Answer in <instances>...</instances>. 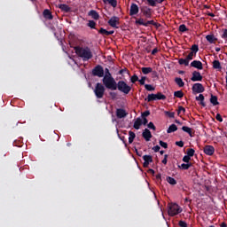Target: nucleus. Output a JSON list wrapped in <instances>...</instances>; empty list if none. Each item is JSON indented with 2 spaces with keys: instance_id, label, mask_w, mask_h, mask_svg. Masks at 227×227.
Returning a JSON list of instances; mask_svg holds the SVG:
<instances>
[{
  "instance_id": "obj_17",
  "label": "nucleus",
  "mask_w": 227,
  "mask_h": 227,
  "mask_svg": "<svg viewBox=\"0 0 227 227\" xmlns=\"http://www.w3.org/2000/svg\"><path fill=\"white\" fill-rule=\"evenodd\" d=\"M142 137H144V139L145 141H150L153 137L152 136V132L150 131V129H145L143 133H142Z\"/></svg>"
},
{
  "instance_id": "obj_46",
  "label": "nucleus",
  "mask_w": 227,
  "mask_h": 227,
  "mask_svg": "<svg viewBox=\"0 0 227 227\" xmlns=\"http://www.w3.org/2000/svg\"><path fill=\"white\" fill-rule=\"evenodd\" d=\"M181 113H183V114H185V108L184 106L178 107V110H177L178 116H180Z\"/></svg>"
},
{
  "instance_id": "obj_29",
  "label": "nucleus",
  "mask_w": 227,
  "mask_h": 227,
  "mask_svg": "<svg viewBox=\"0 0 227 227\" xmlns=\"http://www.w3.org/2000/svg\"><path fill=\"white\" fill-rule=\"evenodd\" d=\"M175 82L176 84H177V86H179V88H184L185 86V83L184 82V80H182V78L176 77Z\"/></svg>"
},
{
  "instance_id": "obj_38",
  "label": "nucleus",
  "mask_w": 227,
  "mask_h": 227,
  "mask_svg": "<svg viewBox=\"0 0 227 227\" xmlns=\"http://www.w3.org/2000/svg\"><path fill=\"white\" fill-rule=\"evenodd\" d=\"M100 35H103V36H109V31L106 30V28L101 27L98 31Z\"/></svg>"
},
{
  "instance_id": "obj_25",
  "label": "nucleus",
  "mask_w": 227,
  "mask_h": 227,
  "mask_svg": "<svg viewBox=\"0 0 227 227\" xmlns=\"http://www.w3.org/2000/svg\"><path fill=\"white\" fill-rule=\"evenodd\" d=\"M149 6H153L155 7L157 6V3L158 4H161V3H164V0H146Z\"/></svg>"
},
{
  "instance_id": "obj_5",
  "label": "nucleus",
  "mask_w": 227,
  "mask_h": 227,
  "mask_svg": "<svg viewBox=\"0 0 227 227\" xmlns=\"http://www.w3.org/2000/svg\"><path fill=\"white\" fill-rule=\"evenodd\" d=\"M95 96L98 98H104V94L106 93V87L100 82H98L94 89Z\"/></svg>"
},
{
  "instance_id": "obj_15",
  "label": "nucleus",
  "mask_w": 227,
  "mask_h": 227,
  "mask_svg": "<svg viewBox=\"0 0 227 227\" xmlns=\"http://www.w3.org/2000/svg\"><path fill=\"white\" fill-rule=\"evenodd\" d=\"M143 159H144V163H143L144 168H148V166H150V163L153 162V158L152 157V155H144Z\"/></svg>"
},
{
  "instance_id": "obj_47",
  "label": "nucleus",
  "mask_w": 227,
  "mask_h": 227,
  "mask_svg": "<svg viewBox=\"0 0 227 227\" xmlns=\"http://www.w3.org/2000/svg\"><path fill=\"white\" fill-rule=\"evenodd\" d=\"M194 56H196V54H194L192 51H191V52L187 55L186 59H187L188 61H192V59H193Z\"/></svg>"
},
{
  "instance_id": "obj_28",
  "label": "nucleus",
  "mask_w": 227,
  "mask_h": 227,
  "mask_svg": "<svg viewBox=\"0 0 227 227\" xmlns=\"http://www.w3.org/2000/svg\"><path fill=\"white\" fill-rule=\"evenodd\" d=\"M179 169L187 170L189 168H192V163H182L178 165Z\"/></svg>"
},
{
  "instance_id": "obj_62",
  "label": "nucleus",
  "mask_w": 227,
  "mask_h": 227,
  "mask_svg": "<svg viewBox=\"0 0 227 227\" xmlns=\"http://www.w3.org/2000/svg\"><path fill=\"white\" fill-rule=\"evenodd\" d=\"M147 173H150L151 175H155V170H153V168H149L147 170Z\"/></svg>"
},
{
  "instance_id": "obj_61",
  "label": "nucleus",
  "mask_w": 227,
  "mask_h": 227,
  "mask_svg": "<svg viewBox=\"0 0 227 227\" xmlns=\"http://www.w3.org/2000/svg\"><path fill=\"white\" fill-rule=\"evenodd\" d=\"M157 52H159V49H158V48H154V49L152 51V55H153V56H155V54H157Z\"/></svg>"
},
{
  "instance_id": "obj_6",
  "label": "nucleus",
  "mask_w": 227,
  "mask_h": 227,
  "mask_svg": "<svg viewBox=\"0 0 227 227\" xmlns=\"http://www.w3.org/2000/svg\"><path fill=\"white\" fill-rule=\"evenodd\" d=\"M145 102H153L154 100H166V95L161 92L157 94H149L147 98H145Z\"/></svg>"
},
{
  "instance_id": "obj_19",
  "label": "nucleus",
  "mask_w": 227,
  "mask_h": 227,
  "mask_svg": "<svg viewBox=\"0 0 227 227\" xmlns=\"http://www.w3.org/2000/svg\"><path fill=\"white\" fill-rule=\"evenodd\" d=\"M195 99L197 100V102H200L199 104L200 106H202V107L207 106V104L205 103V96H203V94H200L195 98Z\"/></svg>"
},
{
  "instance_id": "obj_26",
  "label": "nucleus",
  "mask_w": 227,
  "mask_h": 227,
  "mask_svg": "<svg viewBox=\"0 0 227 227\" xmlns=\"http://www.w3.org/2000/svg\"><path fill=\"white\" fill-rule=\"evenodd\" d=\"M206 40L208 42V43H215L217 38L212 34V35H207L206 36Z\"/></svg>"
},
{
  "instance_id": "obj_1",
  "label": "nucleus",
  "mask_w": 227,
  "mask_h": 227,
  "mask_svg": "<svg viewBox=\"0 0 227 227\" xmlns=\"http://www.w3.org/2000/svg\"><path fill=\"white\" fill-rule=\"evenodd\" d=\"M108 90L111 91H116L119 90L121 93H124V95H129L132 90V87L125 82V81H119L116 82V80L108 87Z\"/></svg>"
},
{
  "instance_id": "obj_7",
  "label": "nucleus",
  "mask_w": 227,
  "mask_h": 227,
  "mask_svg": "<svg viewBox=\"0 0 227 227\" xmlns=\"http://www.w3.org/2000/svg\"><path fill=\"white\" fill-rule=\"evenodd\" d=\"M104 67L100 65H97L96 67H94V68L92 69V75L93 77H104Z\"/></svg>"
},
{
  "instance_id": "obj_37",
  "label": "nucleus",
  "mask_w": 227,
  "mask_h": 227,
  "mask_svg": "<svg viewBox=\"0 0 227 227\" xmlns=\"http://www.w3.org/2000/svg\"><path fill=\"white\" fill-rule=\"evenodd\" d=\"M194 153H196V151L194 149H192V148H189L186 151V155L188 157H194Z\"/></svg>"
},
{
  "instance_id": "obj_57",
  "label": "nucleus",
  "mask_w": 227,
  "mask_h": 227,
  "mask_svg": "<svg viewBox=\"0 0 227 227\" xmlns=\"http://www.w3.org/2000/svg\"><path fill=\"white\" fill-rule=\"evenodd\" d=\"M146 116H150V111H145L142 114V118H146Z\"/></svg>"
},
{
  "instance_id": "obj_43",
  "label": "nucleus",
  "mask_w": 227,
  "mask_h": 227,
  "mask_svg": "<svg viewBox=\"0 0 227 227\" xmlns=\"http://www.w3.org/2000/svg\"><path fill=\"white\" fill-rule=\"evenodd\" d=\"M191 51L192 52H193L194 54H197L198 51H200V47L198 46V44H193L191 47Z\"/></svg>"
},
{
  "instance_id": "obj_16",
  "label": "nucleus",
  "mask_w": 227,
  "mask_h": 227,
  "mask_svg": "<svg viewBox=\"0 0 227 227\" xmlns=\"http://www.w3.org/2000/svg\"><path fill=\"white\" fill-rule=\"evenodd\" d=\"M127 111H125V109L123 108H117L116 109V116L117 118H119V120H121V118H126L127 116Z\"/></svg>"
},
{
  "instance_id": "obj_23",
  "label": "nucleus",
  "mask_w": 227,
  "mask_h": 227,
  "mask_svg": "<svg viewBox=\"0 0 227 227\" xmlns=\"http://www.w3.org/2000/svg\"><path fill=\"white\" fill-rule=\"evenodd\" d=\"M43 15L44 19H47L48 20H52V19L54 18L52 16V12H51V11L49 9H45L43 12Z\"/></svg>"
},
{
  "instance_id": "obj_2",
  "label": "nucleus",
  "mask_w": 227,
  "mask_h": 227,
  "mask_svg": "<svg viewBox=\"0 0 227 227\" xmlns=\"http://www.w3.org/2000/svg\"><path fill=\"white\" fill-rule=\"evenodd\" d=\"M75 54L82 58V61H90L93 58V52H91V49L90 47H74Z\"/></svg>"
},
{
  "instance_id": "obj_63",
  "label": "nucleus",
  "mask_w": 227,
  "mask_h": 227,
  "mask_svg": "<svg viewBox=\"0 0 227 227\" xmlns=\"http://www.w3.org/2000/svg\"><path fill=\"white\" fill-rule=\"evenodd\" d=\"M153 26L156 27V29H159V27H160L162 25H160V23L155 22Z\"/></svg>"
},
{
  "instance_id": "obj_27",
  "label": "nucleus",
  "mask_w": 227,
  "mask_h": 227,
  "mask_svg": "<svg viewBox=\"0 0 227 227\" xmlns=\"http://www.w3.org/2000/svg\"><path fill=\"white\" fill-rule=\"evenodd\" d=\"M178 130V127L176 124H171L167 129L168 134H171L173 132H176Z\"/></svg>"
},
{
  "instance_id": "obj_36",
  "label": "nucleus",
  "mask_w": 227,
  "mask_h": 227,
  "mask_svg": "<svg viewBox=\"0 0 227 227\" xmlns=\"http://www.w3.org/2000/svg\"><path fill=\"white\" fill-rule=\"evenodd\" d=\"M174 97H176V98H184V91L182 90L175 91Z\"/></svg>"
},
{
  "instance_id": "obj_52",
  "label": "nucleus",
  "mask_w": 227,
  "mask_h": 227,
  "mask_svg": "<svg viewBox=\"0 0 227 227\" xmlns=\"http://www.w3.org/2000/svg\"><path fill=\"white\" fill-rule=\"evenodd\" d=\"M176 145L179 146V148H184V141H176Z\"/></svg>"
},
{
  "instance_id": "obj_11",
  "label": "nucleus",
  "mask_w": 227,
  "mask_h": 227,
  "mask_svg": "<svg viewBox=\"0 0 227 227\" xmlns=\"http://www.w3.org/2000/svg\"><path fill=\"white\" fill-rule=\"evenodd\" d=\"M108 24L111 26V27H114L115 29H118V26H120V18L117 16L112 17L108 20Z\"/></svg>"
},
{
  "instance_id": "obj_54",
  "label": "nucleus",
  "mask_w": 227,
  "mask_h": 227,
  "mask_svg": "<svg viewBox=\"0 0 227 227\" xmlns=\"http://www.w3.org/2000/svg\"><path fill=\"white\" fill-rule=\"evenodd\" d=\"M179 226L180 227H187V223H185V221H179Z\"/></svg>"
},
{
  "instance_id": "obj_34",
  "label": "nucleus",
  "mask_w": 227,
  "mask_h": 227,
  "mask_svg": "<svg viewBox=\"0 0 227 227\" xmlns=\"http://www.w3.org/2000/svg\"><path fill=\"white\" fill-rule=\"evenodd\" d=\"M179 65H184V67H189V60L186 59H178Z\"/></svg>"
},
{
  "instance_id": "obj_21",
  "label": "nucleus",
  "mask_w": 227,
  "mask_h": 227,
  "mask_svg": "<svg viewBox=\"0 0 227 227\" xmlns=\"http://www.w3.org/2000/svg\"><path fill=\"white\" fill-rule=\"evenodd\" d=\"M59 8L61 12H65V13H70L72 12V8L65 4H59Z\"/></svg>"
},
{
  "instance_id": "obj_51",
  "label": "nucleus",
  "mask_w": 227,
  "mask_h": 227,
  "mask_svg": "<svg viewBox=\"0 0 227 227\" xmlns=\"http://www.w3.org/2000/svg\"><path fill=\"white\" fill-rule=\"evenodd\" d=\"M160 145L162 147V148H168V143L162 141V140H160Z\"/></svg>"
},
{
  "instance_id": "obj_8",
  "label": "nucleus",
  "mask_w": 227,
  "mask_h": 227,
  "mask_svg": "<svg viewBox=\"0 0 227 227\" xmlns=\"http://www.w3.org/2000/svg\"><path fill=\"white\" fill-rule=\"evenodd\" d=\"M140 12L143 14V17H145V19H150L153 13V11L152 8L143 5L140 7Z\"/></svg>"
},
{
  "instance_id": "obj_64",
  "label": "nucleus",
  "mask_w": 227,
  "mask_h": 227,
  "mask_svg": "<svg viewBox=\"0 0 227 227\" xmlns=\"http://www.w3.org/2000/svg\"><path fill=\"white\" fill-rule=\"evenodd\" d=\"M124 72H127V68L121 69V70L119 71V75H122V74H123Z\"/></svg>"
},
{
  "instance_id": "obj_44",
  "label": "nucleus",
  "mask_w": 227,
  "mask_h": 227,
  "mask_svg": "<svg viewBox=\"0 0 227 227\" xmlns=\"http://www.w3.org/2000/svg\"><path fill=\"white\" fill-rule=\"evenodd\" d=\"M145 88L147 91H155V87H153L152 84H145Z\"/></svg>"
},
{
  "instance_id": "obj_10",
  "label": "nucleus",
  "mask_w": 227,
  "mask_h": 227,
  "mask_svg": "<svg viewBox=\"0 0 227 227\" xmlns=\"http://www.w3.org/2000/svg\"><path fill=\"white\" fill-rule=\"evenodd\" d=\"M192 91L193 95H196V93H203L205 91V87H203V84L201 83H194L192 87Z\"/></svg>"
},
{
  "instance_id": "obj_50",
  "label": "nucleus",
  "mask_w": 227,
  "mask_h": 227,
  "mask_svg": "<svg viewBox=\"0 0 227 227\" xmlns=\"http://www.w3.org/2000/svg\"><path fill=\"white\" fill-rule=\"evenodd\" d=\"M146 81V76H142L138 82H140L141 86H145V82Z\"/></svg>"
},
{
  "instance_id": "obj_35",
  "label": "nucleus",
  "mask_w": 227,
  "mask_h": 227,
  "mask_svg": "<svg viewBox=\"0 0 227 227\" xmlns=\"http://www.w3.org/2000/svg\"><path fill=\"white\" fill-rule=\"evenodd\" d=\"M167 182L168 184H169L170 185H176V181L175 178L171 177V176H167Z\"/></svg>"
},
{
  "instance_id": "obj_59",
  "label": "nucleus",
  "mask_w": 227,
  "mask_h": 227,
  "mask_svg": "<svg viewBox=\"0 0 227 227\" xmlns=\"http://www.w3.org/2000/svg\"><path fill=\"white\" fill-rule=\"evenodd\" d=\"M143 121H142V125H148V119H146V117H142Z\"/></svg>"
},
{
  "instance_id": "obj_48",
  "label": "nucleus",
  "mask_w": 227,
  "mask_h": 227,
  "mask_svg": "<svg viewBox=\"0 0 227 227\" xmlns=\"http://www.w3.org/2000/svg\"><path fill=\"white\" fill-rule=\"evenodd\" d=\"M148 129H151V130H157V128L155 127V125L153 124V122L150 121L147 124Z\"/></svg>"
},
{
  "instance_id": "obj_56",
  "label": "nucleus",
  "mask_w": 227,
  "mask_h": 227,
  "mask_svg": "<svg viewBox=\"0 0 227 227\" xmlns=\"http://www.w3.org/2000/svg\"><path fill=\"white\" fill-rule=\"evenodd\" d=\"M109 95L112 98V99L114 100L118 94H116V92H109Z\"/></svg>"
},
{
  "instance_id": "obj_30",
  "label": "nucleus",
  "mask_w": 227,
  "mask_h": 227,
  "mask_svg": "<svg viewBox=\"0 0 227 227\" xmlns=\"http://www.w3.org/2000/svg\"><path fill=\"white\" fill-rule=\"evenodd\" d=\"M182 130L184 132H186L187 134H189L190 137H193V135H192V129L187 127V126H183L182 127Z\"/></svg>"
},
{
  "instance_id": "obj_45",
  "label": "nucleus",
  "mask_w": 227,
  "mask_h": 227,
  "mask_svg": "<svg viewBox=\"0 0 227 227\" xmlns=\"http://www.w3.org/2000/svg\"><path fill=\"white\" fill-rule=\"evenodd\" d=\"M95 26H97V23L94 20H89L88 27L90 29H95Z\"/></svg>"
},
{
  "instance_id": "obj_3",
  "label": "nucleus",
  "mask_w": 227,
  "mask_h": 227,
  "mask_svg": "<svg viewBox=\"0 0 227 227\" xmlns=\"http://www.w3.org/2000/svg\"><path fill=\"white\" fill-rule=\"evenodd\" d=\"M103 84L105 86V88H106V90L109 89V87L111 86V84H113L114 82V77H113V75L111 74V72L109 71V68H105V75L103 78Z\"/></svg>"
},
{
  "instance_id": "obj_33",
  "label": "nucleus",
  "mask_w": 227,
  "mask_h": 227,
  "mask_svg": "<svg viewBox=\"0 0 227 227\" xmlns=\"http://www.w3.org/2000/svg\"><path fill=\"white\" fill-rule=\"evenodd\" d=\"M210 103L213 106H219V101H217V96H214V95L211 94Z\"/></svg>"
},
{
  "instance_id": "obj_9",
  "label": "nucleus",
  "mask_w": 227,
  "mask_h": 227,
  "mask_svg": "<svg viewBox=\"0 0 227 227\" xmlns=\"http://www.w3.org/2000/svg\"><path fill=\"white\" fill-rule=\"evenodd\" d=\"M135 24L137 26H144L145 27H148V26H154L155 21L153 20H151L145 22V20L143 18H140L135 21Z\"/></svg>"
},
{
  "instance_id": "obj_18",
  "label": "nucleus",
  "mask_w": 227,
  "mask_h": 227,
  "mask_svg": "<svg viewBox=\"0 0 227 227\" xmlns=\"http://www.w3.org/2000/svg\"><path fill=\"white\" fill-rule=\"evenodd\" d=\"M191 67L197 68L198 70H203V63H201L200 60H193L191 63Z\"/></svg>"
},
{
  "instance_id": "obj_60",
  "label": "nucleus",
  "mask_w": 227,
  "mask_h": 227,
  "mask_svg": "<svg viewBox=\"0 0 227 227\" xmlns=\"http://www.w3.org/2000/svg\"><path fill=\"white\" fill-rule=\"evenodd\" d=\"M153 152L157 153V152H160V146L159 145H155L153 148Z\"/></svg>"
},
{
  "instance_id": "obj_12",
  "label": "nucleus",
  "mask_w": 227,
  "mask_h": 227,
  "mask_svg": "<svg viewBox=\"0 0 227 227\" xmlns=\"http://www.w3.org/2000/svg\"><path fill=\"white\" fill-rule=\"evenodd\" d=\"M191 81H192V82L203 81V76L201 75V73H200L199 71H193Z\"/></svg>"
},
{
  "instance_id": "obj_58",
  "label": "nucleus",
  "mask_w": 227,
  "mask_h": 227,
  "mask_svg": "<svg viewBox=\"0 0 227 227\" xmlns=\"http://www.w3.org/2000/svg\"><path fill=\"white\" fill-rule=\"evenodd\" d=\"M161 162H162V164H165V165L168 164V154L164 155V159L162 160Z\"/></svg>"
},
{
  "instance_id": "obj_24",
  "label": "nucleus",
  "mask_w": 227,
  "mask_h": 227,
  "mask_svg": "<svg viewBox=\"0 0 227 227\" xmlns=\"http://www.w3.org/2000/svg\"><path fill=\"white\" fill-rule=\"evenodd\" d=\"M105 4H110V6H113V8H116L118 6V1L117 0H102Z\"/></svg>"
},
{
  "instance_id": "obj_42",
  "label": "nucleus",
  "mask_w": 227,
  "mask_h": 227,
  "mask_svg": "<svg viewBox=\"0 0 227 227\" xmlns=\"http://www.w3.org/2000/svg\"><path fill=\"white\" fill-rule=\"evenodd\" d=\"M183 162L192 164V162H191V156H188V154L184 155L183 157Z\"/></svg>"
},
{
  "instance_id": "obj_49",
  "label": "nucleus",
  "mask_w": 227,
  "mask_h": 227,
  "mask_svg": "<svg viewBox=\"0 0 227 227\" xmlns=\"http://www.w3.org/2000/svg\"><path fill=\"white\" fill-rule=\"evenodd\" d=\"M165 114L167 116H168V118H175V112H168V111H166L165 112Z\"/></svg>"
},
{
  "instance_id": "obj_39",
  "label": "nucleus",
  "mask_w": 227,
  "mask_h": 227,
  "mask_svg": "<svg viewBox=\"0 0 227 227\" xmlns=\"http://www.w3.org/2000/svg\"><path fill=\"white\" fill-rule=\"evenodd\" d=\"M213 68L220 70V68H221V62H219V60H214L213 61Z\"/></svg>"
},
{
  "instance_id": "obj_4",
  "label": "nucleus",
  "mask_w": 227,
  "mask_h": 227,
  "mask_svg": "<svg viewBox=\"0 0 227 227\" xmlns=\"http://www.w3.org/2000/svg\"><path fill=\"white\" fill-rule=\"evenodd\" d=\"M168 214L170 215V217H175V215L182 214V208L176 203L168 204Z\"/></svg>"
},
{
  "instance_id": "obj_40",
  "label": "nucleus",
  "mask_w": 227,
  "mask_h": 227,
  "mask_svg": "<svg viewBox=\"0 0 227 227\" xmlns=\"http://www.w3.org/2000/svg\"><path fill=\"white\" fill-rule=\"evenodd\" d=\"M179 31L180 33H185V31H189V28H187V26H185V24H182L179 26Z\"/></svg>"
},
{
  "instance_id": "obj_41",
  "label": "nucleus",
  "mask_w": 227,
  "mask_h": 227,
  "mask_svg": "<svg viewBox=\"0 0 227 227\" xmlns=\"http://www.w3.org/2000/svg\"><path fill=\"white\" fill-rule=\"evenodd\" d=\"M137 81L139 82V77L137 74H133L130 77V82H132V84H136V82H137Z\"/></svg>"
},
{
  "instance_id": "obj_53",
  "label": "nucleus",
  "mask_w": 227,
  "mask_h": 227,
  "mask_svg": "<svg viewBox=\"0 0 227 227\" xmlns=\"http://www.w3.org/2000/svg\"><path fill=\"white\" fill-rule=\"evenodd\" d=\"M223 31L222 38H223V40H227V28L223 29Z\"/></svg>"
},
{
  "instance_id": "obj_31",
  "label": "nucleus",
  "mask_w": 227,
  "mask_h": 227,
  "mask_svg": "<svg viewBox=\"0 0 227 227\" xmlns=\"http://www.w3.org/2000/svg\"><path fill=\"white\" fill-rule=\"evenodd\" d=\"M129 143L132 145L134 143V139H136V133L134 131H129Z\"/></svg>"
},
{
  "instance_id": "obj_55",
  "label": "nucleus",
  "mask_w": 227,
  "mask_h": 227,
  "mask_svg": "<svg viewBox=\"0 0 227 227\" xmlns=\"http://www.w3.org/2000/svg\"><path fill=\"white\" fill-rule=\"evenodd\" d=\"M215 119L217 120V121H220V123H222V121H223V116H221L220 114H216Z\"/></svg>"
},
{
  "instance_id": "obj_13",
  "label": "nucleus",
  "mask_w": 227,
  "mask_h": 227,
  "mask_svg": "<svg viewBox=\"0 0 227 227\" xmlns=\"http://www.w3.org/2000/svg\"><path fill=\"white\" fill-rule=\"evenodd\" d=\"M204 153L206 155L212 156V155H214V153H215V148H214L213 145H206L204 147Z\"/></svg>"
},
{
  "instance_id": "obj_14",
  "label": "nucleus",
  "mask_w": 227,
  "mask_h": 227,
  "mask_svg": "<svg viewBox=\"0 0 227 227\" xmlns=\"http://www.w3.org/2000/svg\"><path fill=\"white\" fill-rule=\"evenodd\" d=\"M137 13H139V7L136 4H131L129 9L130 17H133V15H137Z\"/></svg>"
},
{
  "instance_id": "obj_20",
  "label": "nucleus",
  "mask_w": 227,
  "mask_h": 227,
  "mask_svg": "<svg viewBox=\"0 0 227 227\" xmlns=\"http://www.w3.org/2000/svg\"><path fill=\"white\" fill-rule=\"evenodd\" d=\"M89 17H91V19H94V20H98V19H100V15L98 14V12L95 10H90L88 12Z\"/></svg>"
},
{
  "instance_id": "obj_32",
  "label": "nucleus",
  "mask_w": 227,
  "mask_h": 227,
  "mask_svg": "<svg viewBox=\"0 0 227 227\" xmlns=\"http://www.w3.org/2000/svg\"><path fill=\"white\" fill-rule=\"evenodd\" d=\"M141 70L144 75H148V74H152L153 72L152 67H142Z\"/></svg>"
},
{
  "instance_id": "obj_22",
  "label": "nucleus",
  "mask_w": 227,
  "mask_h": 227,
  "mask_svg": "<svg viewBox=\"0 0 227 227\" xmlns=\"http://www.w3.org/2000/svg\"><path fill=\"white\" fill-rule=\"evenodd\" d=\"M141 125H143V119L138 117L135 121L133 127L136 129V130H139V129H141Z\"/></svg>"
}]
</instances>
